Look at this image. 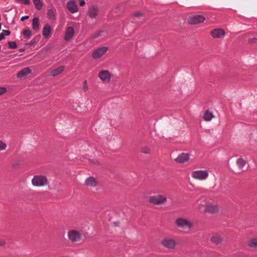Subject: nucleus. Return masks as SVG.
Returning <instances> with one entry per match:
<instances>
[{
    "label": "nucleus",
    "mask_w": 257,
    "mask_h": 257,
    "mask_svg": "<svg viewBox=\"0 0 257 257\" xmlns=\"http://www.w3.org/2000/svg\"><path fill=\"white\" fill-rule=\"evenodd\" d=\"M114 225H115V226H118L119 222H115L114 223Z\"/></svg>",
    "instance_id": "nucleus-41"
},
{
    "label": "nucleus",
    "mask_w": 257,
    "mask_h": 257,
    "mask_svg": "<svg viewBox=\"0 0 257 257\" xmlns=\"http://www.w3.org/2000/svg\"><path fill=\"white\" fill-rule=\"evenodd\" d=\"M236 164L238 168L241 170L244 171V168L246 164V162L242 158H239L236 161Z\"/></svg>",
    "instance_id": "nucleus-21"
},
{
    "label": "nucleus",
    "mask_w": 257,
    "mask_h": 257,
    "mask_svg": "<svg viewBox=\"0 0 257 257\" xmlns=\"http://www.w3.org/2000/svg\"><path fill=\"white\" fill-rule=\"evenodd\" d=\"M205 20V18L200 15H196L189 17L188 19L189 24L191 25H196L202 23Z\"/></svg>",
    "instance_id": "nucleus-9"
},
{
    "label": "nucleus",
    "mask_w": 257,
    "mask_h": 257,
    "mask_svg": "<svg viewBox=\"0 0 257 257\" xmlns=\"http://www.w3.org/2000/svg\"><path fill=\"white\" fill-rule=\"evenodd\" d=\"M74 33V28L73 27H67L65 32L64 39L66 41H69L73 37Z\"/></svg>",
    "instance_id": "nucleus-11"
},
{
    "label": "nucleus",
    "mask_w": 257,
    "mask_h": 257,
    "mask_svg": "<svg viewBox=\"0 0 257 257\" xmlns=\"http://www.w3.org/2000/svg\"><path fill=\"white\" fill-rule=\"evenodd\" d=\"M66 7L72 14L76 13L78 10V6L76 2L73 0L68 1L66 4Z\"/></svg>",
    "instance_id": "nucleus-12"
},
{
    "label": "nucleus",
    "mask_w": 257,
    "mask_h": 257,
    "mask_svg": "<svg viewBox=\"0 0 257 257\" xmlns=\"http://www.w3.org/2000/svg\"><path fill=\"white\" fill-rule=\"evenodd\" d=\"M213 117L212 113L209 110L206 111L203 114V118L206 121H210Z\"/></svg>",
    "instance_id": "nucleus-23"
},
{
    "label": "nucleus",
    "mask_w": 257,
    "mask_h": 257,
    "mask_svg": "<svg viewBox=\"0 0 257 257\" xmlns=\"http://www.w3.org/2000/svg\"><path fill=\"white\" fill-rule=\"evenodd\" d=\"M211 240L212 242L215 243L216 244H219L222 241L220 236L217 234H215L212 236L211 238Z\"/></svg>",
    "instance_id": "nucleus-24"
},
{
    "label": "nucleus",
    "mask_w": 257,
    "mask_h": 257,
    "mask_svg": "<svg viewBox=\"0 0 257 257\" xmlns=\"http://www.w3.org/2000/svg\"><path fill=\"white\" fill-rule=\"evenodd\" d=\"M208 175L209 173L207 170H197L193 172L192 174L193 178L199 180H205Z\"/></svg>",
    "instance_id": "nucleus-6"
},
{
    "label": "nucleus",
    "mask_w": 257,
    "mask_h": 257,
    "mask_svg": "<svg viewBox=\"0 0 257 257\" xmlns=\"http://www.w3.org/2000/svg\"><path fill=\"white\" fill-rule=\"evenodd\" d=\"M249 41L250 43H256L257 42V38H254L252 39H250L249 40Z\"/></svg>",
    "instance_id": "nucleus-36"
},
{
    "label": "nucleus",
    "mask_w": 257,
    "mask_h": 257,
    "mask_svg": "<svg viewBox=\"0 0 257 257\" xmlns=\"http://www.w3.org/2000/svg\"><path fill=\"white\" fill-rule=\"evenodd\" d=\"M18 3H23L25 5H29L30 3V0H16Z\"/></svg>",
    "instance_id": "nucleus-34"
},
{
    "label": "nucleus",
    "mask_w": 257,
    "mask_h": 257,
    "mask_svg": "<svg viewBox=\"0 0 257 257\" xmlns=\"http://www.w3.org/2000/svg\"><path fill=\"white\" fill-rule=\"evenodd\" d=\"M219 211V207L215 204H208L205 206L204 211L210 213H215Z\"/></svg>",
    "instance_id": "nucleus-13"
},
{
    "label": "nucleus",
    "mask_w": 257,
    "mask_h": 257,
    "mask_svg": "<svg viewBox=\"0 0 257 257\" xmlns=\"http://www.w3.org/2000/svg\"><path fill=\"white\" fill-rule=\"evenodd\" d=\"M104 33V32H103V31H100V32H99L98 33V34H97V35L94 37V38H96V37H98V36H101V33Z\"/></svg>",
    "instance_id": "nucleus-40"
},
{
    "label": "nucleus",
    "mask_w": 257,
    "mask_h": 257,
    "mask_svg": "<svg viewBox=\"0 0 257 257\" xmlns=\"http://www.w3.org/2000/svg\"><path fill=\"white\" fill-rule=\"evenodd\" d=\"M51 27L49 25H46L43 29V35L45 38H48L51 35Z\"/></svg>",
    "instance_id": "nucleus-19"
},
{
    "label": "nucleus",
    "mask_w": 257,
    "mask_h": 257,
    "mask_svg": "<svg viewBox=\"0 0 257 257\" xmlns=\"http://www.w3.org/2000/svg\"><path fill=\"white\" fill-rule=\"evenodd\" d=\"M149 201L151 204L156 205H161L165 204L167 201V198L166 195L163 194H157L151 196L149 197Z\"/></svg>",
    "instance_id": "nucleus-3"
},
{
    "label": "nucleus",
    "mask_w": 257,
    "mask_h": 257,
    "mask_svg": "<svg viewBox=\"0 0 257 257\" xmlns=\"http://www.w3.org/2000/svg\"><path fill=\"white\" fill-rule=\"evenodd\" d=\"M50 46H46L42 49V51H45L47 52V51H49L50 50Z\"/></svg>",
    "instance_id": "nucleus-38"
},
{
    "label": "nucleus",
    "mask_w": 257,
    "mask_h": 257,
    "mask_svg": "<svg viewBox=\"0 0 257 257\" xmlns=\"http://www.w3.org/2000/svg\"><path fill=\"white\" fill-rule=\"evenodd\" d=\"M32 184L35 187H44L48 184V180L47 177L43 175H35L31 180Z\"/></svg>",
    "instance_id": "nucleus-1"
},
{
    "label": "nucleus",
    "mask_w": 257,
    "mask_h": 257,
    "mask_svg": "<svg viewBox=\"0 0 257 257\" xmlns=\"http://www.w3.org/2000/svg\"><path fill=\"white\" fill-rule=\"evenodd\" d=\"M64 69V66H60L57 68L51 71L50 75L52 76H55L60 74Z\"/></svg>",
    "instance_id": "nucleus-20"
},
{
    "label": "nucleus",
    "mask_w": 257,
    "mask_h": 257,
    "mask_svg": "<svg viewBox=\"0 0 257 257\" xmlns=\"http://www.w3.org/2000/svg\"><path fill=\"white\" fill-rule=\"evenodd\" d=\"M82 88L85 92L87 91L89 89L87 81L86 80L84 81Z\"/></svg>",
    "instance_id": "nucleus-33"
},
{
    "label": "nucleus",
    "mask_w": 257,
    "mask_h": 257,
    "mask_svg": "<svg viewBox=\"0 0 257 257\" xmlns=\"http://www.w3.org/2000/svg\"><path fill=\"white\" fill-rule=\"evenodd\" d=\"M7 144L0 140V151L5 150L7 148Z\"/></svg>",
    "instance_id": "nucleus-31"
},
{
    "label": "nucleus",
    "mask_w": 257,
    "mask_h": 257,
    "mask_svg": "<svg viewBox=\"0 0 257 257\" xmlns=\"http://www.w3.org/2000/svg\"><path fill=\"white\" fill-rule=\"evenodd\" d=\"M133 17L134 20L133 22L139 23L140 21L137 19L143 17V14L141 12H137L133 14Z\"/></svg>",
    "instance_id": "nucleus-26"
},
{
    "label": "nucleus",
    "mask_w": 257,
    "mask_h": 257,
    "mask_svg": "<svg viewBox=\"0 0 257 257\" xmlns=\"http://www.w3.org/2000/svg\"><path fill=\"white\" fill-rule=\"evenodd\" d=\"M225 31L220 28H217L211 31L210 33V35L214 38V39H219L223 38L225 35Z\"/></svg>",
    "instance_id": "nucleus-10"
},
{
    "label": "nucleus",
    "mask_w": 257,
    "mask_h": 257,
    "mask_svg": "<svg viewBox=\"0 0 257 257\" xmlns=\"http://www.w3.org/2000/svg\"><path fill=\"white\" fill-rule=\"evenodd\" d=\"M98 12V8L95 6H93L88 9L87 15L90 19H95L97 16Z\"/></svg>",
    "instance_id": "nucleus-15"
},
{
    "label": "nucleus",
    "mask_w": 257,
    "mask_h": 257,
    "mask_svg": "<svg viewBox=\"0 0 257 257\" xmlns=\"http://www.w3.org/2000/svg\"><path fill=\"white\" fill-rule=\"evenodd\" d=\"M9 47L11 49H16L17 48V44L15 41H10L8 42Z\"/></svg>",
    "instance_id": "nucleus-29"
},
{
    "label": "nucleus",
    "mask_w": 257,
    "mask_h": 257,
    "mask_svg": "<svg viewBox=\"0 0 257 257\" xmlns=\"http://www.w3.org/2000/svg\"><path fill=\"white\" fill-rule=\"evenodd\" d=\"M23 34L24 36L28 38H30L32 35V32L29 30H25L23 31Z\"/></svg>",
    "instance_id": "nucleus-30"
},
{
    "label": "nucleus",
    "mask_w": 257,
    "mask_h": 257,
    "mask_svg": "<svg viewBox=\"0 0 257 257\" xmlns=\"http://www.w3.org/2000/svg\"><path fill=\"white\" fill-rule=\"evenodd\" d=\"M32 28L35 31H38L39 29V19L37 17L34 18L32 20Z\"/></svg>",
    "instance_id": "nucleus-22"
},
{
    "label": "nucleus",
    "mask_w": 257,
    "mask_h": 257,
    "mask_svg": "<svg viewBox=\"0 0 257 257\" xmlns=\"http://www.w3.org/2000/svg\"><path fill=\"white\" fill-rule=\"evenodd\" d=\"M248 245L251 247H257V238H254L250 240Z\"/></svg>",
    "instance_id": "nucleus-28"
},
{
    "label": "nucleus",
    "mask_w": 257,
    "mask_h": 257,
    "mask_svg": "<svg viewBox=\"0 0 257 257\" xmlns=\"http://www.w3.org/2000/svg\"><path fill=\"white\" fill-rule=\"evenodd\" d=\"M85 183L86 186L95 187L97 185V182L96 179L93 177H89L87 178L85 180Z\"/></svg>",
    "instance_id": "nucleus-16"
},
{
    "label": "nucleus",
    "mask_w": 257,
    "mask_h": 257,
    "mask_svg": "<svg viewBox=\"0 0 257 257\" xmlns=\"http://www.w3.org/2000/svg\"><path fill=\"white\" fill-rule=\"evenodd\" d=\"M175 223L178 227L183 229H191L193 226L190 221L182 217L177 218Z\"/></svg>",
    "instance_id": "nucleus-5"
},
{
    "label": "nucleus",
    "mask_w": 257,
    "mask_h": 257,
    "mask_svg": "<svg viewBox=\"0 0 257 257\" xmlns=\"http://www.w3.org/2000/svg\"><path fill=\"white\" fill-rule=\"evenodd\" d=\"M7 91V88L5 87H0V95Z\"/></svg>",
    "instance_id": "nucleus-35"
},
{
    "label": "nucleus",
    "mask_w": 257,
    "mask_h": 257,
    "mask_svg": "<svg viewBox=\"0 0 257 257\" xmlns=\"http://www.w3.org/2000/svg\"><path fill=\"white\" fill-rule=\"evenodd\" d=\"M98 77L102 82L108 83L110 81L111 76L108 70H102L99 72Z\"/></svg>",
    "instance_id": "nucleus-8"
},
{
    "label": "nucleus",
    "mask_w": 257,
    "mask_h": 257,
    "mask_svg": "<svg viewBox=\"0 0 257 257\" xmlns=\"http://www.w3.org/2000/svg\"><path fill=\"white\" fill-rule=\"evenodd\" d=\"M190 155L188 153H182L175 159V161L179 163H185L189 160Z\"/></svg>",
    "instance_id": "nucleus-14"
},
{
    "label": "nucleus",
    "mask_w": 257,
    "mask_h": 257,
    "mask_svg": "<svg viewBox=\"0 0 257 257\" xmlns=\"http://www.w3.org/2000/svg\"><path fill=\"white\" fill-rule=\"evenodd\" d=\"M144 20V18H142V19H141V20Z\"/></svg>",
    "instance_id": "nucleus-42"
},
{
    "label": "nucleus",
    "mask_w": 257,
    "mask_h": 257,
    "mask_svg": "<svg viewBox=\"0 0 257 257\" xmlns=\"http://www.w3.org/2000/svg\"><path fill=\"white\" fill-rule=\"evenodd\" d=\"M35 8L40 10L42 8L43 5L41 0H33Z\"/></svg>",
    "instance_id": "nucleus-25"
},
{
    "label": "nucleus",
    "mask_w": 257,
    "mask_h": 257,
    "mask_svg": "<svg viewBox=\"0 0 257 257\" xmlns=\"http://www.w3.org/2000/svg\"><path fill=\"white\" fill-rule=\"evenodd\" d=\"M82 232L79 230L71 229L67 232L68 239L72 243L80 241L82 239Z\"/></svg>",
    "instance_id": "nucleus-2"
},
{
    "label": "nucleus",
    "mask_w": 257,
    "mask_h": 257,
    "mask_svg": "<svg viewBox=\"0 0 257 257\" xmlns=\"http://www.w3.org/2000/svg\"><path fill=\"white\" fill-rule=\"evenodd\" d=\"M85 4V1L84 0H80V4H79V5H80V6L82 7V6H84Z\"/></svg>",
    "instance_id": "nucleus-39"
},
{
    "label": "nucleus",
    "mask_w": 257,
    "mask_h": 257,
    "mask_svg": "<svg viewBox=\"0 0 257 257\" xmlns=\"http://www.w3.org/2000/svg\"><path fill=\"white\" fill-rule=\"evenodd\" d=\"M31 73V70L29 67H26L21 71H20L17 74V77L18 78H22L26 76Z\"/></svg>",
    "instance_id": "nucleus-17"
},
{
    "label": "nucleus",
    "mask_w": 257,
    "mask_h": 257,
    "mask_svg": "<svg viewBox=\"0 0 257 257\" xmlns=\"http://www.w3.org/2000/svg\"><path fill=\"white\" fill-rule=\"evenodd\" d=\"M47 16L49 20L54 21L56 18V10L54 8H49L47 11Z\"/></svg>",
    "instance_id": "nucleus-18"
},
{
    "label": "nucleus",
    "mask_w": 257,
    "mask_h": 257,
    "mask_svg": "<svg viewBox=\"0 0 257 257\" xmlns=\"http://www.w3.org/2000/svg\"><path fill=\"white\" fill-rule=\"evenodd\" d=\"M161 244L163 247L168 249H174L177 245V242L173 238L166 237L162 239Z\"/></svg>",
    "instance_id": "nucleus-4"
},
{
    "label": "nucleus",
    "mask_w": 257,
    "mask_h": 257,
    "mask_svg": "<svg viewBox=\"0 0 257 257\" xmlns=\"http://www.w3.org/2000/svg\"><path fill=\"white\" fill-rule=\"evenodd\" d=\"M141 152L144 154H149L150 149L148 147H143L141 149Z\"/></svg>",
    "instance_id": "nucleus-32"
},
{
    "label": "nucleus",
    "mask_w": 257,
    "mask_h": 257,
    "mask_svg": "<svg viewBox=\"0 0 257 257\" xmlns=\"http://www.w3.org/2000/svg\"><path fill=\"white\" fill-rule=\"evenodd\" d=\"M108 48L105 46L99 47L94 50L92 53V57L94 59L101 57L107 51Z\"/></svg>",
    "instance_id": "nucleus-7"
},
{
    "label": "nucleus",
    "mask_w": 257,
    "mask_h": 257,
    "mask_svg": "<svg viewBox=\"0 0 257 257\" xmlns=\"http://www.w3.org/2000/svg\"><path fill=\"white\" fill-rule=\"evenodd\" d=\"M29 18V16H27V15L23 16L21 18V21H24V20H25L26 19H28Z\"/></svg>",
    "instance_id": "nucleus-37"
},
{
    "label": "nucleus",
    "mask_w": 257,
    "mask_h": 257,
    "mask_svg": "<svg viewBox=\"0 0 257 257\" xmlns=\"http://www.w3.org/2000/svg\"><path fill=\"white\" fill-rule=\"evenodd\" d=\"M11 32L9 30H3L0 34V41L5 39V36H9Z\"/></svg>",
    "instance_id": "nucleus-27"
}]
</instances>
